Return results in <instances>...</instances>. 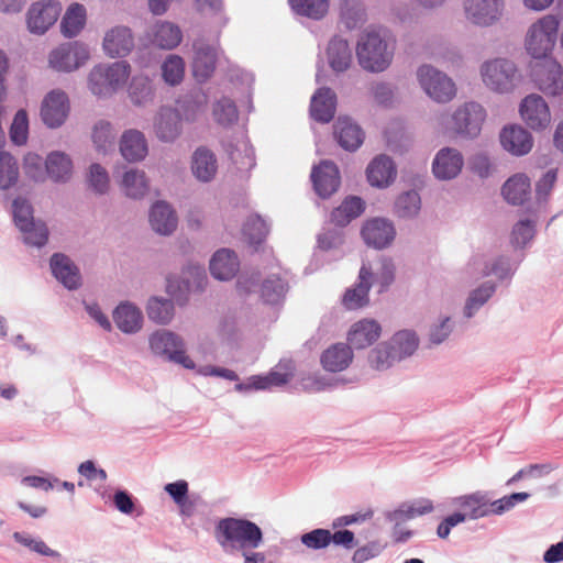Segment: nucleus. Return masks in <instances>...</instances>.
I'll list each match as a JSON object with an SVG mask.
<instances>
[{"label":"nucleus","instance_id":"2","mask_svg":"<svg viewBox=\"0 0 563 563\" xmlns=\"http://www.w3.org/2000/svg\"><path fill=\"white\" fill-rule=\"evenodd\" d=\"M131 75L126 60L95 65L88 75V88L99 98L112 97L122 89Z\"/></svg>","mask_w":563,"mask_h":563},{"label":"nucleus","instance_id":"10","mask_svg":"<svg viewBox=\"0 0 563 563\" xmlns=\"http://www.w3.org/2000/svg\"><path fill=\"white\" fill-rule=\"evenodd\" d=\"M485 118L486 111L479 103L466 102L453 113V129L457 134L475 137L479 134Z\"/></svg>","mask_w":563,"mask_h":563},{"label":"nucleus","instance_id":"60","mask_svg":"<svg viewBox=\"0 0 563 563\" xmlns=\"http://www.w3.org/2000/svg\"><path fill=\"white\" fill-rule=\"evenodd\" d=\"M269 232V227L260 216H252L243 225V233L251 244H260Z\"/></svg>","mask_w":563,"mask_h":563},{"label":"nucleus","instance_id":"31","mask_svg":"<svg viewBox=\"0 0 563 563\" xmlns=\"http://www.w3.org/2000/svg\"><path fill=\"white\" fill-rule=\"evenodd\" d=\"M118 329L126 334L139 332L143 325L142 311L131 302H121L113 311Z\"/></svg>","mask_w":563,"mask_h":563},{"label":"nucleus","instance_id":"43","mask_svg":"<svg viewBox=\"0 0 563 563\" xmlns=\"http://www.w3.org/2000/svg\"><path fill=\"white\" fill-rule=\"evenodd\" d=\"M497 285L495 282L487 280L473 289L464 306V316L472 318L495 294Z\"/></svg>","mask_w":563,"mask_h":563},{"label":"nucleus","instance_id":"35","mask_svg":"<svg viewBox=\"0 0 563 563\" xmlns=\"http://www.w3.org/2000/svg\"><path fill=\"white\" fill-rule=\"evenodd\" d=\"M327 58L330 67L335 73H343L352 64L353 54L346 40L334 36L328 44Z\"/></svg>","mask_w":563,"mask_h":563},{"label":"nucleus","instance_id":"9","mask_svg":"<svg viewBox=\"0 0 563 563\" xmlns=\"http://www.w3.org/2000/svg\"><path fill=\"white\" fill-rule=\"evenodd\" d=\"M89 57L88 46L76 41L64 43L53 49L48 63L57 71L70 73L85 65Z\"/></svg>","mask_w":563,"mask_h":563},{"label":"nucleus","instance_id":"32","mask_svg":"<svg viewBox=\"0 0 563 563\" xmlns=\"http://www.w3.org/2000/svg\"><path fill=\"white\" fill-rule=\"evenodd\" d=\"M120 152L128 162L143 161L148 152L144 134L139 130L125 131L120 140Z\"/></svg>","mask_w":563,"mask_h":563},{"label":"nucleus","instance_id":"4","mask_svg":"<svg viewBox=\"0 0 563 563\" xmlns=\"http://www.w3.org/2000/svg\"><path fill=\"white\" fill-rule=\"evenodd\" d=\"M356 55L360 65L372 73L384 71L393 59V52L388 49L386 41L375 31L361 36Z\"/></svg>","mask_w":563,"mask_h":563},{"label":"nucleus","instance_id":"55","mask_svg":"<svg viewBox=\"0 0 563 563\" xmlns=\"http://www.w3.org/2000/svg\"><path fill=\"white\" fill-rule=\"evenodd\" d=\"M114 139L115 132L109 121L99 120L93 125L92 141L98 151L107 152L113 145Z\"/></svg>","mask_w":563,"mask_h":563},{"label":"nucleus","instance_id":"40","mask_svg":"<svg viewBox=\"0 0 563 563\" xmlns=\"http://www.w3.org/2000/svg\"><path fill=\"white\" fill-rule=\"evenodd\" d=\"M128 93L131 102L136 107H145L152 103L155 97L151 79L142 74L132 77Z\"/></svg>","mask_w":563,"mask_h":563},{"label":"nucleus","instance_id":"29","mask_svg":"<svg viewBox=\"0 0 563 563\" xmlns=\"http://www.w3.org/2000/svg\"><path fill=\"white\" fill-rule=\"evenodd\" d=\"M333 129L335 140L346 151L357 150L364 141V132L350 118H339Z\"/></svg>","mask_w":563,"mask_h":563},{"label":"nucleus","instance_id":"23","mask_svg":"<svg viewBox=\"0 0 563 563\" xmlns=\"http://www.w3.org/2000/svg\"><path fill=\"white\" fill-rule=\"evenodd\" d=\"M395 228L385 219L367 221L362 229V236L367 245L375 249H384L395 239Z\"/></svg>","mask_w":563,"mask_h":563},{"label":"nucleus","instance_id":"59","mask_svg":"<svg viewBox=\"0 0 563 563\" xmlns=\"http://www.w3.org/2000/svg\"><path fill=\"white\" fill-rule=\"evenodd\" d=\"M12 213L14 223L19 230H25L35 222L33 217V208L31 203L24 198L18 197L13 200Z\"/></svg>","mask_w":563,"mask_h":563},{"label":"nucleus","instance_id":"54","mask_svg":"<svg viewBox=\"0 0 563 563\" xmlns=\"http://www.w3.org/2000/svg\"><path fill=\"white\" fill-rule=\"evenodd\" d=\"M421 207L420 196L410 190L401 194L395 202V212L400 218H412L418 214Z\"/></svg>","mask_w":563,"mask_h":563},{"label":"nucleus","instance_id":"63","mask_svg":"<svg viewBox=\"0 0 563 563\" xmlns=\"http://www.w3.org/2000/svg\"><path fill=\"white\" fill-rule=\"evenodd\" d=\"M395 278V265L390 258L382 257L378 261L376 272L372 273V284L374 282L380 285L379 292L384 291Z\"/></svg>","mask_w":563,"mask_h":563},{"label":"nucleus","instance_id":"21","mask_svg":"<svg viewBox=\"0 0 563 563\" xmlns=\"http://www.w3.org/2000/svg\"><path fill=\"white\" fill-rule=\"evenodd\" d=\"M372 287V272L363 264L358 282L351 288H347L343 295L342 303L349 310H356L368 305V291Z\"/></svg>","mask_w":563,"mask_h":563},{"label":"nucleus","instance_id":"7","mask_svg":"<svg viewBox=\"0 0 563 563\" xmlns=\"http://www.w3.org/2000/svg\"><path fill=\"white\" fill-rule=\"evenodd\" d=\"M417 78L424 92L437 102H449L456 95L454 81L431 65H422Z\"/></svg>","mask_w":563,"mask_h":563},{"label":"nucleus","instance_id":"17","mask_svg":"<svg viewBox=\"0 0 563 563\" xmlns=\"http://www.w3.org/2000/svg\"><path fill=\"white\" fill-rule=\"evenodd\" d=\"M134 36L130 27L117 25L110 29L102 42L104 54L111 58L125 57L134 48Z\"/></svg>","mask_w":563,"mask_h":563},{"label":"nucleus","instance_id":"42","mask_svg":"<svg viewBox=\"0 0 563 563\" xmlns=\"http://www.w3.org/2000/svg\"><path fill=\"white\" fill-rule=\"evenodd\" d=\"M45 167L52 180L55 183H65L71 176L73 163L66 154L53 152L47 156Z\"/></svg>","mask_w":563,"mask_h":563},{"label":"nucleus","instance_id":"25","mask_svg":"<svg viewBox=\"0 0 563 563\" xmlns=\"http://www.w3.org/2000/svg\"><path fill=\"white\" fill-rule=\"evenodd\" d=\"M503 147L516 156H522L532 148L531 134L520 125H510L503 129L500 133Z\"/></svg>","mask_w":563,"mask_h":563},{"label":"nucleus","instance_id":"12","mask_svg":"<svg viewBox=\"0 0 563 563\" xmlns=\"http://www.w3.org/2000/svg\"><path fill=\"white\" fill-rule=\"evenodd\" d=\"M519 266V262L512 261L509 256L499 255L490 258L476 256L468 267L478 273L481 277L496 276L500 282L510 280Z\"/></svg>","mask_w":563,"mask_h":563},{"label":"nucleus","instance_id":"51","mask_svg":"<svg viewBox=\"0 0 563 563\" xmlns=\"http://www.w3.org/2000/svg\"><path fill=\"white\" fill-rule=\"evenodd\" d=\"M291 9L299 15L313 20L322 19L329 10V0H288Z\"/></svg>","mask_w":563,"mask_h":563},{"label":"nucleus","instance_id":"15","mask_svg":"<svg viewBox=\"0 0 563 563\" xmlns=\"http://www.w3.org/2000/svg\"><path fill=\"white\" fill-rule=\"evenodd\" d=\"M523 121L533 130L545 129L551 122V113L544 99L536 93L527 96L520 104Z\"/></svg>","mask_w":563,"mask_h":563},{"label":"nucleus","instance_id":"37","mask_svg":"<svg viewBox=\"0 0 563 563\" xmlns=\"http://www.w3.org/2000/svg\"><path fill=\"white\" fill-rule=\"evenodd\" d=\"M292 374L290 372L282 373L273 371L267 375L251 376L246 382L236 384L235 389L239 391L269 389L274 386H283L287 384Z\"/></svg>","mask_w":563,"mask_h":563},{"label":"nucleus","instance_id":"46","mask_svg":"<svg viewBox=\"0 0 563 563\" xmlns=\"http://www.w3.org/2000/svg\"><path fill=\"white\" fill-rule=\"evenodd\" d=\"M86 9L82 4L73 3L60 22L62 33L66 37L76 36L85 26Z\"/></svg>","mask_w":563,"mask_h":563},{"label":"nucleus","instance_id":"20","mask_svg":"<svg viewBox=\"0 0 563 563\" xmlns=\"http://www.w3.org/2000/svg\"><path fill=\"white\" fill-rule=\"evenodd\" d=\"M382 334L380 324L374 319H362L353 323L347 332L351 347L362 350L373 345Z\"/></svg>","mask_w":563,"mask_h":563},{"label":"nucleus","instance_id":"6","mask_svg":"<svg viewBox=\"0 0 563 563\" xmlns=\"http://www.w3.org/2000/svg\"><path fill=\"white\" fill-rule=\"evenodd\" d=\"M151 351L185 368L194 369L195 362L186 354L184 340L168 330H157L150 336Z\"/></svg>","mask_w":563,"mask_h":563},{"label":"nucleus","instance_id":"62","mask_svg":"<svg viewBox=\"0 0 563 563\" xmlns=\"http://www.w3.org/2000/svg\"><path fill=\"white\" fill-rule=\"evenodd\" d=\"M29 120L25 110H19L10 128V139L15 145H23L27 141Z\"/></svg>","mask_w":563,"mask_h":563},{"label":"nucleus","instance_id":"8","mask_svg":"<svg viewBox=\"0 0 563 563\" xmlns=\"http://www.w3.org/2000/svg\"><path fill=\"white\" fill-rule=\"evenodd\" d=\"M531 77L540 91L550 97L563 96V67L554 58L536 62Z\"/></svg>","mask_w":563,"mask_h":563},{"label":"nucleus","instance_id":"61","mask_svg":"<svg viewBox=\"0 0 563 563\" xmlns=\"http://www.w3.org/2000/svg\"><path fill=\"white\" fill-rule=\"evenodd\" d=\"M12 538L21 545L43 556L56 558L59 555L57 551L51 549L43 540L33 538L27 533L14 532Z\"/></svg>","mask_w":563,"mask_h":563},{"label":"nucleus","instance_id":"26","mask_svg":"<svg viewBox=\"0 0 563 563\" xmlns=\"http://www.w3.org/2000/svg\"><path fill=\"white\" fill-rule=\"evenodd\" d=\"M51 269L56 279L67 289L73 290L80 286L79 269L68 256L59 253L54 254L51 257Z\"/></svg>","mask_w":563,"mask_h":563},{"label":"nucleus","instance_id":"30","mask_svg":"<svg viewBox=\"0 0 563 563\" xmlns=\"http://www.w3.org/2000/svg\"><path fill=\"white\" fill-rule=\"evenodd\" d=\"M368 183L374 187H387L396 177V166L387 155L375 157L367 167Z\"/></svg>","mask_w":563,"mask_h":563},{"label":"nucleus","instance_id":"28","mask_svg":"<svg viewBox=\"0 0 563 563\" xmlns=\"http://www.w3.org/2000/svg\"><path fill=\"white\" fill-rule=\"evenodd\" d=\"M195 57L192 71L196 79L200 82L206 81L216 68V48L201 41L194 43Z\"/></svg>","mask_w":563,"mask_h":563},{"label":"nucleus","instance_id":"44","mask_svg":"<svg viewBox=\"0 0 563 563\" xmlns=\"http://www.w3.org/2000/svg\"><path fill=\"white\" fill-rule=\"evenodd\" d=\"M121 186L125 195L133 199H140L148 191V180L144 170L130 168L122 177Z\"/></svg>","mask_w":563,"mask_h":563},{"label":"nucleus","instance_id":"45","mask_svg":"<svg viewBox=\"0 0 563 563\" xmlns=\"http://www.w3.org/2000/svg\"><path fill=\"white\" fill-rule=\"evenodd\" d=\"M364 211V201L358 197L346 198L341 206L335 208L331 213V221L339 225L344 227L353 219L361 216Z\"/></svg>","mask_w":563,"mask_h":563},{"label":"nucleus","instance_id":"11","mask_svg":"<svg viewBox=\"0 0 563 563\" xmlns=\"http://www.w3.org/2000/svg\"><path fill=\"white\" fill-rule=\"evenodd\" d=\"M62 5L47 0L33 3L26 14L27 29L33 34H44L58 19Z\"/></svg>","mask_w":563,"mask_h":563},{"label":"nucleus","instance_id":"56","mask_svg":"<svg viewBox=\"0 0 563 563\" xmlns=\"http://www.w3.org/2000/svg\"><path fill=\"white\" fill-rule=\"evenodd\" d=\"M185 74L184 59L178 55H169L162 65V75L164 80L170 85H178Z\"/></svg>","mask_w":563,"mask_h":563},{"label":"nucleus","instance_id":"36","mask_svg":"<svg viewBox=\"0 0 563 563\" xmlns=\"http://www.w3.org/2000/svg\"><path fill=\"white\" fill-rule=\"evenodd\" d=\"M150 223L157 233L168 235L177 227V217L168 203L157 201L151 209Z\"/></svg>","mask_w":563,"mask_h":563},{"label":"nucleus","instance_id":"52","mask_svg":"<svg viewBox=\"0 0 563 563\" xmlns=\"http://www.w3.org/2000/svg\"><path fill=\"white\" fill-rule=\"evenodd\" d=\"M459 505L468 510V517L477 519L489 515L488 499L483 493H474L457 498Z\"/></svg>","mask_w":563,"mask_h":563},{"label":"nucleus","instance_id":"50","mask_svg":"<svg viewBox=\"0 0 563 563\" xmlns=\"http://www.w3.org/2000/svg\"><path fill=\"white\" fill-rule=\"evenodd\" d=\"M18 161L9 152L0 151V189L8 190L19 179Z\"/></svg>","mask_w":563,"mask_h":563},{"label":"nucleus","instance_id":"19","mask_svg":"<svg viewBox=\"0 0 563 563\" xmlns=\"http://www.w3.org/2000/svg\"><path fill=\"white\" fill-rule=\"evenodd\" d=\"M311 180L318 196L328 198L334 194L340 186L339 168L334 163L323 161L319 166L313 167Z\"/></svg>","mask_w":563,"mask_h":563},{"label":"nucleus","instance_id":"58","mask_svg":"<svg viewBox=\"0 0 563 563\" xmlns=\"http://www.w3.org/2000/svg\"><path fill=\"white\" fill-rule=\"evenodd\" d=\"M369 92L380 107L390 108L396 102V87L390 82L374 81L371 84Z\"/></svg>","mask_w":563,"mask_h":563},{"label":"nucleus","instance_id":"3","mask_svg":"<svg viewBox=\"0 0 563 563\" xmlns=\"http://www.w3.org/2000/svg\"><path fill=\"white\" fill-rule=\"evenodd\" d=\"M481 76L484 85L497 93L512 92L521 81L517 65L508 58H494L481 66Z\"/></svg>","mask_w":563,"mask_h":563},{"label":"nucleus","instance_id":"34","mask_svg":"<svg viewBox=\"0 0 563 563\" xmlns=\"http://www.w3.org/2000/svg\"><path fill=\"white\" fill-rule=\"evenodd\" d=\"M239 266L236 254L228 249L217 251L210 260L211 275L219 280H229L234 277Z\"/></svg>","mask_w":563,"mask_h":563},{"label":"nucleus","instance_id":"64","mask_svg":"<svg viewBox=\"0 0 563 563\" xmlns=\"http://www.w3.org/2000/svg\"><path fill=\"white\" fill-rule=\"evenodd\" d=\"M89 187L99 195H103L109 189V174L100 164H92L88 173Z\"/></svg>","mask_w":563,"mask_h":563},{"label":"nucleus","instance_id":"33","mask_svg":"<svg viewBox=\"0 0 563 563\" xmlns=\"http://www.w3.org/2000/svg\"><path fill=\"white\" fill-rule=\"evenodd\" d=\"M353 360L352 347L345 343H335L321 354L322 367L332 373L342 372L349 367Z\"/></svg>","mask_w":563,"mask_h":563},{"label":"nucleus","instance_id":"5","mask_svg":"<svg viewBox=\"0 0 563 563\" xmlns=\"http://www.w3.org/2000/svg\"><path fill=\"white\" fill-rule=\"evenodd\" d=\"M559 25L560 19L556 15L548 14L529 29L526 48L537 62L549 58L548 55L556 41Z\"/></svg>","mask_w":563,"mask_h":563},{"label":"nucleus","instance_id":"13","mask_svg":"<svg viewBox=\"0 0 563 563\" xmlns=\"http://www.w3.org/2000/svg\"><path fill=\"white\" fill-rule=\"evenodd\" d=\"M504 3L501 0H465L466 19L478 26H489L501 16Z\"/></svg>","mask_w":563,"mask_h":563},{"label":"nucleus","instance_id":"48","mask_svg":"<svg viewBox=\"0 0 563 563\" xmlns=\"http://www.w3.org/2000/svg\"><path fill=\"white\" fill-rule=\"evenodd\" d=\"M369 366L375 371H386L400 362L389 344L383 342L374 347L367 356Z\"/></svg>","mask_w":563,"mask_h":563},{"label":"nucleus","instance_id":"1","mask_svg":"<svg viewBox=\"0 0 563 563\" xmlns=\"http://www.w3.org/2000/svg\"><path fill=\"white\" fill-rule=\"evenodd\" d=\"M214 538L225 553L255 550L263 543V532L255 522L233 517L217 522Z\"/></svg>","mask_w":563,"mask_h":563},{"label":"nucleus","instance_id":"22","mask_svg":"<svg viewBox=\"0 0 563 563\" xmlns=\"http://www.w3.org/2000/svg\"><path fill=\"white\" fill-rule=\"evenodd\" d=\"M216 154L206 146H199L191 155L190 169L194 177L200 183H210L218 173Z\"/></svg>","mask_w":563,"mask_h":563},{"label":"nucleus","instance_id":"57","mask_svg":"<svg viewBox=\"0 0 563 563\" xmlns=\"http://www.w3.org/2000/svg\"><path fill=\"white\" fill-rule=\"evenodd\" d=\"M213 117L220 125H232L239 118L235 103L229 98H221L213 106Z\"/></svg>","mask_w":563,"mask_h":563},{"label":"nucleus","instance_id":"41","mask_svg":"<svg viewBox=\"0 0 563 563\" xmlns=\"http://www.w3.org/2000/svg\"><path fill=\"white\" fill-rule=\"evenodd\" d=\"M387 343L399 361L411 356L419 346V338L412 330H400L396 332Z\"/></svg>","mask_w":563,"mask_h":563},{"label":"nucleus","instance_id":"24","mask_svg":"<svg viewBox=\"0 0 563 563\" xmlns=\"http://www.w3.org/2000/svg\"><path fill=\"white\" fill-rule=\"evenodd\" d=\"M150 42L162 49H173L183 40L180 27L169 21H158L147 32Z\"/></svg>","mask_w":563,"mask_h":563},{"label":"nucleus","instance_id":"39","mask_svg":"<svg viewBox=\"0 0 563 563\" xmlns=\"http://www.w3.org/2000/svg\"><path fill=\"white\" fill-rule=\"evenodd\" d=\"M230 159L240 172H249L255 166V154L250 142L241 137L235 144L225 145Z\"/></svg>","mask_w":563,"mask_h":563},{"label":"nucleus","instance_id":"16","mask_svg":"<svg viewBox=\"0 0 563 563\" xmlns=\"http://www.w3.org/2000/svg\"><path fill=\"white\" fill-rule=\"evenodd\" d=\"M69 111L68 97L62 90H53L44 98L41 117L49 128H58L66 120Z\"/></svg>","mask_w":563,"mask_h":563},{"label":"nucleus","instance_id":"53","mask_svg":"<svg viewBox=\"0 0 563 563\" xmlns=\"http://www.w3.org/2000/svg\"><path fill=\"white\" fill-rule=\"evenodd\" d=\"M287 291V284L279 277L273 276L265 279L261 286V296L268 305L279 303Z\"/></svg>","mask_w":563,"mask_h":563},{"label":"nucleus","instance_id":"18","mask_svg":"<svg viewBox=\"0 0 563 563\" xmlns=\"http://www.w3.org/2000/svg\"><path fill=\"white\" fill-rule=\"evenodd\" d=\"M464 165L461 152L453 147L441 148L432 163V172L438 179L450 180L459 176Z\"/></svg>","mask_w":563,"mask_h":563},{"label":"nucleus","instance_id":"14","mask_svg":"<svg viewBox=\"0 0 563 563\" xmlns=\"http://www.w3.org/2000/svg\"><path fill=\"white\" fill-rule=\"evenodd\" d=\"M154 133L164 143H173L181 134V117L172 107H161L154 118Z\"/></svg>","mask_w":563,"mask_h":563},{"label":"nucleus","instance_id":"38","mask_svg":"<svg viewBox=\"0 0 563 563\" xmlns=\"http://www.w3.org/2000/svg\"><path fill=\"white\" fill-rule=\"evenodd\" d=\"M531 184L525 174H516L503 186L501 194L511 205H522L529 197Z\"/></svg>","mask_w":563,"mask_h":563},{"label":"nucleus","instance_id":"27","mask_svg":"<svg viewBox=\"0 0 563 563\" xmlns=\"http://www.w3.org/2000/svg\"><path fill=\"white\" fill-rule=\"evenodd\" d=\"M336 96L330 88H320L311 97L310 115L313 120L328 123L335 113Z\"/></svg>","mask_w":563,"mask_h":563},{"label":"nucleus","instance_id":"47","mask_svg":"<svg viewBox=\"0 0 563 563\" xmlns=\"http://www.w3.org/2000/svg\"><path fill=\"white\" fill-rule=\"evenodd\" d=\"M340 18L346 29L353 30L360 27L366 19L363 2L361 0H342Z\"/></svg>","mask_w":563,"mask_h":563},{"label":"nucleus","instance_id":"49","mask_svg":"<svg viewBox=\"0 0 563 563\" xmlns=\"http://www.w3.org/2000/svg\"><path fill=\"white\" fill-rule=\"evenodd\" d=\"M148 318L158 324H167L174 317V303L170 299L152 297L147 302Z\"/></svg>","mask_w":563,"mask_h":563}]
</instances>
